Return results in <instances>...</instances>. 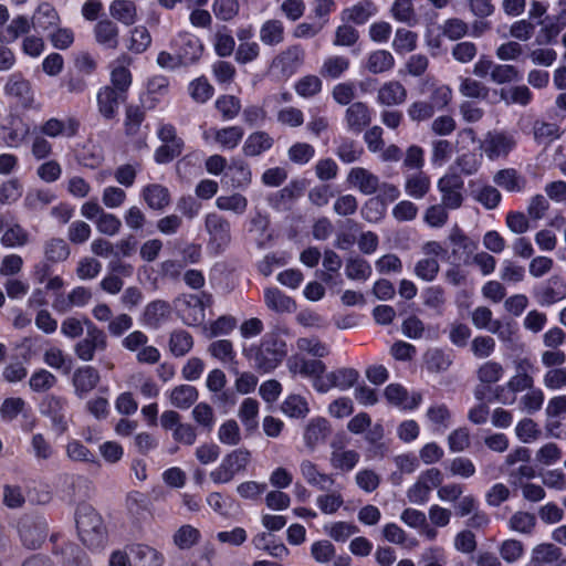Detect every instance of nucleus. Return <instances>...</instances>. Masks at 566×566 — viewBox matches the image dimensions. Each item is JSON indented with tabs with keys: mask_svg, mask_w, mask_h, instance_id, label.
Returning <instances> with one entry per match:
<instances>
[{
	"mask_svg": "<svg viewBox=\"0 0 566 566\" xmlns=\"http://www.w3.org/2000/svg\"><path fill=\"white\" fill-rule=\"evenodd\" d=\"M242 354L258 373L269 374L282 363L287 347L276 334H265L259 344L243 345Z\"/></svg>",
	"mask_w": 566,
	"mask_h": 566,
	"instance_id": "1",
	"label": "nucleus"
},
{
	"mask_svg": "<svg viewBox=\"0 0 566 566\" xmlns=\"http://www.w3.org/2000/svg\"><path fill=\"white\" fill-rule=\"evenodd\" d=\"M75 523L80 539L88 549H99L107 543V531L99 513L88 503H80L75 510Z\"/></svg>",
	"mask_w": 566,
	"mask_h": 566,
	"instance_id": "2",
	"label": "nucleus"
},
{
	"mask_svg": "<svg viewBox=\"0 0 566 566\" xmlns=\"http://www.w3.org/2000/svg\"><path fill=\"white\" fill-rule=\"evenodd\" d=\"M205 229L208 233L207 250L209 254H222L231 243V224L223 216L210 212L205 217Z\"/></svg>",
	"mask_w": 566,
	"mask_h": 566,
	"instance_id": "3",
	"label": "nucleus"
},
{
	"mask_svg": "<svg viewBox=\"0 0 566 566\" xmlns=\"http://www.w3.org/2000/svg\"><path fill=\"white\" fill-rule=\"evenodd\" d=\"M251 457V452L245 448H238L227 453L220 464L210 472L211 481L214 484L231 482L235 475L245 472Z\"/></svg>",
	"mask_w": 566,
	"mask_h": 566,
	"instance_id": "4",
	"label": "nucleus"
},
{
	"mask_svg": "<svg viewBox=\"0 0 566 566\" xmlns=\"http://www.w3.org/2000/svg\"><path fill=\"white\" fill-rule=\"evenodd\" d=\"M40 412L48 417L52 423V430L57 437L63 436L69 430L67 408L69 402L65 397L56 395H46L40 402Z\"/></svg>",
	"mask_w": 566,
	"mask_h": 566,
	"instance_id": "5",
	"label": "nucleus"
},
{
	"mask_svg": "<svg viewBox=\"0 0 566 566\" xmlns=\"http://www.w3.org/2000/svg\"><path fill=\"white\" fill-rule=\"evenodd\" d=\"M84 324L87 329L86 337L75 344L74 353L78 359L91 361L94 359L95 352H103L107 348V337L105 332L90 318L84 317Z\"/></svg>",
	"mask_w": 566,
	"mask_h": 566,
	"instance_id": "6",
	"label": "nucleus"
},
{
	"mask_svg": "<svg viewBox=\"0 0 566 566\" xmlns=\"http://www.w3.org/2000/svg\"><path fill=\"white\" fill-rule=\"evenodd\" d=\"M515 147L514 136L504 130L488 132L480 145L490 160L507 157Z\"/></svg>",
	"mask_w": 566,
	"mask_h": 566,
	"instance_id": "7",
	"label": "nucleus"
},
{
	"mask_svg": "<svg viewBox=\"0 0 566 566\" xmlns=\"http://www.w3.org/2000/svg\"><path fill=\"white\" fill-rule=\"evenodd\" d=\"M449 241L452 245L450 254L447 255L449 263L470 264L476 245L458 224L452 228L449 234Z\"/></svg>",
	"mask_w": 566,
	"mask_h": 566,
	"instance_id": "8",
	"label": "nucleus"
},
{
	"mask_svg": "<svg viewBox=\"0 0 566 566\" xmlns=\"http://www.w3.org/2000/svg\"><path fill=\"white\" fill-rule=\"evenodd\" d=\"M1 139L7 147H20L30 134L29 124L20 116L10 114L0 126Z\"/></svg>",
	"mask_w": 566,
	"mask_h": 566,
	"instance_id": "9",
	"label": "nucleus"
},
{
	"mask_svg": "<svg viewBox=\"0 0 566 566\" xmlns=\"http://www.w3.org/2000/svg\"><path fill=\"white\" fill-rule=\"evenodd\" d=\"M171 46L174 51L180 57L184 67L191 65L193 62L199 60L202 54L203 46L195 34L189 32L178 33L172 42Z\"/></svg>",
	"mask_w": 566,
	"mask_h": 566,
	"instance_id": "10",
	"label": "nucleus"
},
{
	"mask_svg": "<svg viewBox=\"0 0 566 566\" xmlns=\"http://www.w3.org/2000/svg\"><path fill=\"white\" fill-rule=\"evenodd\" d=\"M18 531L22 544L27 548L35 549L48 536V523L44 520L25 517L19 522Z\"/></svg>",
	"mask_w": 566,
	"mask_h": 566,
	"instance_id": "11",
	"label": "nucleus"
},
{
	"mask_svg": "<svg viewBox=\"0 0 566 566\" xmlns=\"http://www.w3.org/2000/svg\"><path fill=\"white\" fill-rule=\"evenodd\" d=\"M384 396L388 403L403 411L416 410L422 402V395L420 392L409 395L407 388L398 382L389 384L384 390Z\"/></svg>",
	"mask_w": 566,
	"mask_h": 566,
	"instance_id": "12",
	"label": "nucleus"
},
{
	"mask_svg": "<svg viewBox=\"0 0 566 566\" xmlns=\"http://www.w3.org/2000/svg\"><path fill=\"white\" fill-rule=\"evenodd\" d=\"M359 378L355 368H338L326 375L325 381H315L314 387L318 392H327L331 388L337 387L342 390L353 387Z\"/></svg>",
	"mask_w": 566,
	"mask_h": 566,
	"instance_id": "13",
	"label": "nucleus"
},
{
	"mask_svg": "<svg viewBox=\"0 0 566 566\" xmlns=\"http://www.w3.org/2000/svg\"><path fill=\"white\" fill-rule=\"evenodd\" d=\"M80 128L81 122L76 117L70 116L65 120L51 117L40 126L39 130L43 136L51 138H73L78 134Z\"/></svg>",
	"mask_w": 566,
	"mask_h": 566,
	"instance_id": "14",
	"label": "nucleus"
},
{
	"mask_svg": "<svg viewBox=\"0 0 566 566\" xmlns=\"http://www.w3.org/2000/svg\"><path fill=\"white\" fill-rule=\"evenodd\" d=\"M101 375L95 367L85 365L76 368L72 376V385L75 396L80 399L85 398L97 387Z\"/></svg>",
	"mask_w": 566,
	"mask_h": 566,
	"instance_id": "15",
	"label": "nucleus"
},
{
	"mask_svg": "<svg viewBox=\"0 0 566 566\" xmlns=\"http://www.w3.org/2000/svg\"><path fill=\"white\" fill-rule=\"evenodd\" d=\"M304 186L298 180H292L282 189L272 192L268 197L269 206L275 211H289L292 209L294 201L301 197Z\"/></svg>",
	"mask_w": 566,
	"mask_h": 566,
	"instance_id": "16",
	"label": "nucleus"
},
{
	"mask_svg": "<svg viewBox=\"0 0 566 566\" xmlns=\"http://www.w3.org/2000/svg\"><path fill=\"white\" fill-rule=\"evenodd\" d=\"M252 180V172L243 159H232L228 165L222 181L232 189L245 190Z\"/></svg>",
	"mask_w": 566,
	"mask_h": 566,
	"instance_id": "17",
	"label": "nucleus"
},
{
	"mask_svg": "<svg viewBox=\"0 0 566 566\" xmlns=\"http://www.w3.org/2000/svg\"><path fill=\"white\" fill-rule=\"evenodd\" d=\"M332 433L329 421L321 416L310 419L304 428V444L310 450H315L319 444L324 443Z\"/></svg>",
	"mask_w": 566,
	"mask_h": 566,
	"instance_id": "18",
	"label": "nucleus"
},
{
	"mask_svg": "<svg viewBox=\"0 0 566 566\" xmlns=\"http://www.w3.org/2000/svg\"><path fill=\"white\" fill-rule=\"evenodd\" d=\"M172 308L168 301L154 300L149 302L142 314V323L153 329H158L169 319Z\"/></svg>",
	"mask_w": 566,
	"mask_h": 566,
	"instance_id": "19",
	"label": "nucleus"
},
{
	"mask_svg": "<svg viewBox=\"0 0 566 566\" xmlns=\"http://www.w3.org/2000/svg\"><path fill=\"white\" fill-rule=\"evenodd\" d=\"M22 73H14L6 84L4 91L8 96L17 99V105L23 109L31 107L33 102V92L30 83L21 77Z\"/></svg>",
	"mask_w": 566,
	"mask_h": 566,
	"instance_id": "20",
	"label": "nucleus"
},
{
	"mask_svg": "<svg viewBox=\"0 0 566 566\" xmlns=\"http://www.w3.org/2000/svg\"><path fill=\"white\" fill-rule=\"evenodd\" d=\"M377 13V6L370 0H364L343 9L340 20L343 22L363 25Z\"/></svg>",
	"mask_w": 566,
	"mask_h": 566,
	"instance_id": "21",
	"label": "nucleus"
},
{
	"mask_svg": "<svg viewBox=\"0 0 566 566\" xmlns=\"http://www.w3.org/2000/svg\"><path fill=\"white\" fill-rule=\"evenodd\" d=\"M347 181L358 188L363 195H373L379 189V178L363 167L350 169Z\"/></svg>",
	"mask_w": 566,
	"mask_h": 566,
	"instance_id": "22",
	"label": "nucleus"
},
{
	"mask_svg": "<svg viewBox=\"0 0 566 566\" xmlns=\"http://www.w3.org/2000/svg\"><path fill=\"white\" fill-rule=\"evenodd\" d=\"M31 22L33 29L48 32L60 25L61 18L52 4L43 2L33 12Z\"/></svg>",
	"mask_w": 566,
	"mask_h": 566,
	"instance_id": "23",
	"label": "nucleus"
},
{
	"mask_svg": "<svg viewBox=\"0 0 566 566\" xmlns=\"http://www.w3.org/2000/svg\"><path fill=\"white\" fill-rule=\"evenodd\" d=\"M252 544L256 549L266 552L270 556L277 559H283L290 555V549L283 542L277 541L272 533H258L252 538Z\"/></svg>",
	"mask_w": 566,
	"mask_h": 566,
	"instance_id": "24",
	"label": "nucleus"
},
{
	"mask_svg": "<svg viewBox=\"0 0 566 566\" xmlns=\"http://www.w3.org/2000/svg\"><path fill=\"white\" fill-rule=\"evenodd\" d=\"M32 28L31 19L24 14H18L7 23L6 28H0V42L12 43L21 35L28 34Z\"/></svg>",
	"mask_w": 566,
	"mask_h": 566,
	"instance_id": "25",
	"label": "nucleus"
},
{
	"mask_svg": "<svg viewBox=\"0 0 566 566\" xmlns=\"http://www.w3.org/2000/svg\"><path fill=\"white\" fill-rule=\"evenodd\" d=\"M142 197L153 210H163L170 203V192L160 184H148L142 189Z\"/></svg>",
	"mask_w": 566,
	"mask_h": 566,
	"instance_id": "26",
	"label": "nucleus"
},
{
	"mask_svg": "<svg viewBox=\"0 0 566 566\" xmlns=\"http://www.w3.org/2000/svg\"><path fill=\"white\" fill-rule=\"evenodd\" d=\"M332 448L334 451L331 453V465L335 470H339L342 472H350L359 462V453L355 450H343L342 443H337L336 441L332 442Z\"/></svg>",
	"mask_w": 566,
	"mask_h": 566,
	"instance_id": "27",
	"label": "nucleus"
},
{
	"mask_svg": "<svg viewBox=\"0 0 566 566\" xmlns=\"http://www.w3.org/2000/svg\"><path fill=\"white\" fill-rule=\"evenodd\" d=\"M119 93L111 87L104 86L97 93V105L101 115L106 119H113L117 115L118 101L124 98Z\"/></svg>",
	"mask_w": 566,
	"mask_h": 566,
	"instance_id": "28",
	"label": "nucleus"
},
{
	"mask_svg": "<svg viewBox=\"0 0 566 566\" xmlns=\"http://www.w3.org/2000/svg\"><path fill=\"white\" fill-rule=\"evenodd\" d=\"M305 51L301 45H291L281 52L272 62L275 69L294 70L303 65Z\"/></svg>",
	"mask_w": 566,
	"mask_h": 566,
	"instance_id": "29",
	"label": "nucleus"
},
{
	"mask_svg": "<svg viewBox=\"0 0 566 566\" xmlns=\"http://www.w3.org/2000/svg\"><path fill=\"white\" fill-rule=\"evenodd\" d=\"M346 122L349 130L361 133L370 123L368 107L361 102L350 104L346 111Z\"/></svg>",
	"mask_w": 566,
	"mask_h": 566,
	"instance_id": "30",
	"label": "nucleus"
},
{
	"mask_svg": "<svg viewBox=\"0 0 566 566\" xmlns=\"http://www.w3.org/2000/svg\"><path fill=\"white\" fill-rule=\"evenodd\" d=\"M264 300L266 306L277 313H292L296 310V302L277 287L266 289Z\"/></svg>",
	"mask_w": 566,
	"mask_h": 566,
	"instance_id": "31",
	"label": "nucleus"
},
{
	"mask_svg": "<svg viewBox=\"0 0 566 566\" xmlns=\"http://www.w3.org/2000/svg\"><path fill=\"white\" fill-rule=\"evenodd\" d=\"M560 280L558 276H552L548 280V284L544 286H536L533 291V296L536 302L542 306H551L566 296L565 291L555 290V285L559 284Z\"/></svg>",
	"mask_w": 566,
	"mask_h": 566,
	"instance_id": "32",
	"label": "nucleus"
},
{
	"mask_svg": "<svg viewBox=\"0 0 566 566\" xmlns=\"http://www.w3.org/2000/svg\"><path fill=\"white\" fill-rule=\"evenodd\" d=\"M274 139L266 132H254L248 136L243 145V153L248 157H255L272 148Z\"/></svg>",
	"mask_w": 566,
	"mask_h": 566,
	"instance_id": "33",
	"label": "nucleus"
},
{
	"mask_svg": "<svg viewBox=\"0 0 566 566\" xmlns=\"http://www.w3.org/2000/svg\"><path fill=\"white\" fill-rule=\"evenodd\" d=\"M390 17L408 27H415L418 23V15L412 0H395L389 9Z\"/></svg>",
	"mask_w": 566,
	"mask_h": 566,
	"instance_id": "34",
	"label": "nucleus"
},
{
	"mask_svg": "<svg viewBox=\"0 0 566 566\" xmlns=\"http://www.w3.org/2000/svg\"><path fill=\"white\" fill-rule=\"evenodd\" d=\"M282 412L291 419H305L310 413V405L305 397L290 394L281 405Z\"/></svg>",
	"mask_w": 566,
	"mask_h": 566,
	"instance_id": "35",
	"label": "nucleus"
},
{
	"mask_svg": "<svg viewBox=\"0 0 566 566\" xmlns=\"http://www.w3.org/2000/svg\"><path fill=\"white\" fill-rule=\"evenodd\" d=\"M494 182L509 192H521L526 186V179L514 168L499 170L494 176Z\"/></svg>",
	"mask_w": 566,
	"mask_h": 566,
	"instance_id": "36",
	"label": "nucleus"
},
{
	"mask_svg": "<svg viewBox=\"0 0 566 566\" xmlns=\"http://www.w3.org/2000/svg\"><path fill=\"white\" fill-rule=\"evenodd\" d=\"M109 14L125 25H132L137 21V8L130 0H114L109 4Z\"/></svg>",
	"mask_w": 566,
	"mask_h": 566,
	"instance_id": "37",
	"label": "nucleus"
},
{
	"mask_svg": "<svg viewBox=\"0 0 566 566\" xmlns=\"http://www.w3.org/2000/svg\"><path fill=\"white\" fill-rule=\"evenodd\" d=\"M193 347L192 335L182 328L174 329L169 336V350L175 357L186 356Z\"/></svg>",
	"mask_w": 566,
	"mask_h": 566,
	"instance_id": "38",
	"label": "nucleus"
},
{
	"mask_svg": "<svg viewBox=\"0 0 566 566\" xmlns=\"http://www.w3.org/2000/svg\"><path fill=\"white\" fill-rule=\"evenodd\" d=\"M199 392L195 386L178 385L170 391V402L179 409L190 408L198 399Z\"/></svg>",
	"mask_w": 566,
	"mask_h": 566,
	"instance_id": "39",
	"label": "nucleus"
},
{
	"mask_svg": "<svg viewBox=\"0 0 566 566\" xmlns=\"http://www.w3.org/2000/svg\"><path fill=\"white\" fill-rule=\"evenodd\" d=\"M531 367L532 364L526 358L518 361L516 366L517 374L513 376L507 382L509 392L515 394L533 387L534 380L527 374V369Z\"/></svg>",
	"mask_w": 566,
	"mask_h": 566,
	"instance_id": "40",
	"label": "nucleus"
},
{
	"mask_svg": "<svg viewBox=\"0 0 566 566\" xmlns=\"http://www.w3.org/2000/svg\"><path fill=\"white\" fill-rule=\"evenodd\" d=\"M60 554L63 566H92L86 553L73 543L63 544Z\"/></svg>",
	"mask_w": 566,
	"mask_h": 566,
	"instance_id": "41",
	"label": "nucleus"
},
{
	"mask_svg": "<svg viewBox=\"0 0 566 566\" xmlns=\"http://www.w3.org/2000/svg\"><path fill=\"white\" fill-rule=\"evenodd\" d=\"M132 553V566H161L164 563L163 555L148 545H137Z\"/></svg>",
	"mask_w": 566,
	"mask_h": 566,
	"instance_id": "42",
	"label": "nucleus"
},
{
	"mask_svg": "<svg viewBox=\"0 0 566 566\" xmlns=\"http://www.w3.org/2000/svg\"><path fill=\"white\" fill-rule=\"evenodd\" d=\"M96 41L109 49H114L118 44V28L109 20L99 21L94 29Z\"/></svg>",
	"mask_w": 566,
	"mask_h": 566,
	"instance_id": "43",
	"label": "nucleus"
},
{
	"mask_svg": "<svg viewBox=\"0 0 566 566\" xmlns=\"http://www.w3.org/2000/svg\"><path fill=\"white\" fill-rule=\"evenodd\" d=\"M260 40L265 45H277L284 40V25L282 21L266 20L260 28Z\"/></svg>",
	"mask_w": 566,
	"mask_h": 566,
	"instance_id": "44",
	"label": "nucleus"
},
{
	"mask_svg": "<svg viewBox=\"0 0 566 566\" xmlns=\"http://www.w3.org/2000/svg\"><path fill=\"white\" fill-rule=\"evenodd\" d=\"M364 220L370 223L381 221L387 213L386 202L380 197H371L365 201L360 210Z\"/></svg>",
	"mask_w": 566,
	"mask_h": 566,
	"instance_id": "45",
	"label": "nucleus"
},
{
	"mask_svg": "<svg viewBox=\"0 0 566 566\" xmlns=\"http://www.w3.org/2000/svg\"><path fill=\"white\" fill-rule=\"evenodd\" d=\"M501 99L506 104H518L526 106L531 103L533 94L526 85L502 87L500 91Z\"/></svg>",
	"mask_w": 566,
	"mask_h": 566,
	"instance_id": "46",
	"label": "nucleus"
},
{
	"mask_svg": "<svg viewBox=\"0 0 566 566\" xmlns=\"http://www.w3.org/2000/svg\"><path fill=\"white\" fill-rule=\"evenodd\" d=\"M44 255L46 261L49 262H63L70 255V248L65 240L61 238H52L45 242Z\"/></svg>",
	"mask_w": 566,
	"mask_h": 566,
	"instance_id": "47",
	"label": "nucleus"
},
{
	"mask_svg": "<svg viewBox=\"0 0 566 566\" xmlns=\"http://www.w3.org/2000/svg\"><path fill=\"white\" fill-rule=\"evenodd\" d=\"M43 361L52 368L61 369L64 375H69L73 368V359L56 347L45 350Z\"/></svg>",
	"mask_w": 566,
	"mask_h": 566,
	"instance_id": "48",
	"label": "nucleus"
},
{
	"mask_svg": "<svg viewBox=\"0 0 566 566\" xmlns=\"http://www.w3.org/2000/svg\"><path fill=\"white\" fill-rule=\"evenodd\" d=\"M201 534L198 528L192 525L185 524L180 526L174 534V543L179 549H190L198 544Z\"/></svg>",
	"mask_w": 566,
	"mask_h": 566,
	"instance_id": "49",
	"label": "nucleus"
},
{
	"mask_svg": "<svg viewBox=\"0 0 566 566\" xmlns=\"http://www.w3.org/2000/svg\"><path fill=\"white\" fill-rule=\"evenodd\" d=\"M562 557V549L551 543H542L534 547L532 563L553 564L558 563Z\"/></svg>",
	"mask_w": 566,
	"mask_h": 566,
	"instance_id": "50",
	"label": "nucleus"
},
{
	"mask_svg": "<svg viewBox=\"0 0 566 566\" xmlns=\"http://www.w3.org/2000/svg\"><path fill=\"white\" fill-rule=\"evenodd\" d=\"M244 130L240 126H229L218 129L214 139L226 149H234L242 140Z\"/></svg>",
	"mask_w": 566,
	"mask_h": 566,
	"instance_id": "51",
	"label": "nucleus"
},
{
	"mask_svg": "<svg viewBox=\"0 0 566 566\" xmlns=\"http://www.w3.org/2000/svg\"><path fill=\"white\" fill-rule=\"evenodd\" d=\"M417 41V33L408 29L398 28L395 32V38L392 40V49L397 53L405 54L416 49Z\"/></svg>",
	"mask_w": 566,
	"mask_h": 566,
	"instance_id": "52",
	"label": "nucleus"
},
{
	"mask_svg": "<svg viewBox=\"0 0 566 566\" xmlns=\"http://www.w3.org/2000/svg\"><path fill=\"white\" fill-rule=\"evenodd\" d=\"M145 111L137 105H129L126 107L124 129L127 136H136L145 120Z\"/></svg>",
	"mask_w": 566,
	"mask_h": 566,
	"instance_id": "53",
	"label": "nucleus"
},
{
	"mask_svg": "<svg viewBox=\"0 0 566 566\" xmlns=\"http://www.w3.org/2000/svg\"><path fill=\"white\" fill-rule=\"evenodd\" d=\"M378 98L386 105L400 104L406 98V90L399 82H390L379 90Z\"/></svg>",
	"mask_w": 566,
	"mask_h": 566,
	"instance_id": "54",
	"label": "nucleus"
},
{
	"mask_svg": "<svg viewBox=\"0 0 566 566\" xmlns=\"http://www.w3.org/2000/svg\"><path fill=\"white\" fill-rule=\"evenodd\" d=\"M371 266L360 256L349 258L346 263L345 274L349 280L366 281L371 275Z\"/></svg>",
	"mask_w": 566,
	"mask_h": 566,
	"instance_id": "55",
	"label": "nucleus"
},
{
	"mask_svg": "<svg viewBox=\"0 0 566 566\" xmlns=\"http://www.w3.org/2000/svg\"><path fill=\"white\" fill-rule=\"evenodd\" d=\"M208 352L213 358L222 363H237V353L230 339H219L212 342L208 347Z\"/></svg>",
	"mask_w": 566,
	"mask_h": 566,
	"instance_id": "56",
	"label": "nucleus"
},
{
	"mask_svg": "<svg viewBox=\"0 0 566 566\" xmlns=\"http://www.w3.org/2000/svg\"><path fill=\"white\" fill-rule=\"evenodd\" d=\"M216 206L220 210L243 214L248 208V199L243 195L235 192L230 196L218 197L216 200Z\"/></svg>",
	"mask_w": 566,
	"mask_h": 566,
	"instance_id": "57",
	"label": "nucleus"
},
{
	"mask_svg": "<svg viewBox=\"0 0 566 566\" xmlns=\"http://www.w3.org/2000/svg\"><path fill=\"white\" fill-rule=\"evenodd\" d=\"M185 148V143L161 144L154 151V161L158 165H167L178 158Z\"/></svg>",
	"mask_w": 566,
	"mask_h": 566,
	"instance_id": "58",
	"label": "nucleus"
},
{
	"mask_svg": "<svg viewBox=\"0 0 566 566\" xmlns=\"http://www.w3.org/2000/svg\"><path fill=\"white\" fill-rule=\"evenodd\" d=\"M56 377L46 369L40 368L33 371L29 379L30 388L35 392H44L53 388Z\"/></svg>",
	"mask_w": 566,
	"mask_h": 566,
	"instance_id": "59",
	"label": "nucleus"
},
{
	"mask_svg": "<svg viewBox=\"0 0 566 566\" xmlns=\"http://www.w3.org/2000/svg\"><path fill=\"white\" fill-rule=\"evenodd\" d=\"M359 39L358 30L349 22H343L335 30L333 44L335 46H353Z\"/></svg>",
	"mask_w": 566,
	"mask_h": 566,
	"instance_id": "60",
	"label": "nucleus"
},
{
	"mask_svg": "<svg viewBox=\"0 0 566 566\" xmlns=\"http://www.w3.org/2000/svg\"><path fill=\"white\" fill-rule=\"evenodd\" d=\"M151 43V36L148 29L138 25L130 31L127 48L135 53H143Z\"/></svg>",
	"mask_w": 566,
	"mask_h": 566,
	"instance_id": "61",
	"label": "nucleus"
},
{
	"mask_svg": "<svg viewBox=\"0 0 566 566\" xmlns=\"http://www.w3.org/2000/svg\"><path fill=\"white\" fill-rule=\"evenodd\" d=\"M4 248L23 247L29 242V233L19 223L8 228L1 237Z\"/></svg>",
	"mask_w": 566,
	"mask_h": 566,
	"instance_id": "62",
	"label": "nucleus"
},
{
	"mask_svg": "<svg viewBox=\"0 0 566 566\" xmlns=\"http://www.w3.org/2000/svg\"><path fill=\"white\" fill-rule=\"evenodd\" d=\"M48 39L53 48L66 50L74 43L75 34L71 28L57 25L50 31Z\"/></svg>",
	"mask_w": 566,
	"mask_h": 566,
	"instance_id": "63",
	"label": "nucleus"
},
{
	"mask_svg": "<svg viewBox=\"0 0 566 566\" xmlns=\"http://www.w3.org/2000/svg\"><path fill=\"white\" fill-rule=\"evenodd\" d=\"M394 65L395 59L387 50L374 51L367 60V69L369 71H389Z\"/></svg>",
	"mask_w": 566,
	"mask_h": 566,
	"instance_id": "64",
	"label": "nucleus"
}]
</instances>
